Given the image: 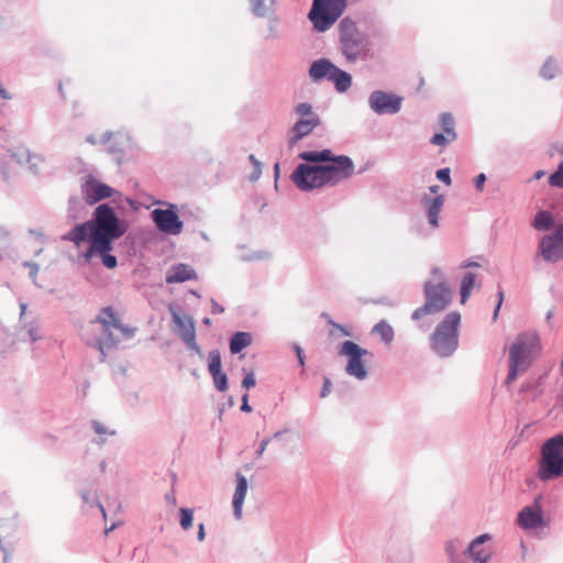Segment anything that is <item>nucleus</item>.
Listing matches in <instances>:
<instances>
[{
  "label": "nucleus",
  "mask_w": 563,
  "mask_h": 563,
  "mask_svg": "<svg viewBox=\"0 0 563 563\" xmlns=\"http://www.w3.org/2000/svg\"><path fill=\"white\" fill-rule=\"evenodd\" d=\"M341 52L349 62L365 58L369 51L366 36L360 32L354 21L344 18L339 24Z\"/></svg>",
  "instance_id": "7"
},
{
  "label": "nucleus",
  "mask_w": 563,
  "mask_h": 563,
  "mask_svg": "<svg viewBox=\"0 0 563 563\" xmlns=\"http://www.w3.org/2000/svg\"><path fill=\"white\" fill-rule=\"evenodd\" d=\"M295 185L301 190H311L325 186L322 169L319 165L300 164L291 175Z\"/></svg>",
  "instance_id": "11"
},
{
  "label": "nucleus",
  "mask_w": 563,
  "mask_h": 563,
  "mask_svg": "<svg viewBox=\"0 0 563 563\" xmlns=\"http://www.w3.org/2000/svg\"><path fill=\"white\" fill-rule=\"evenodd\" d=\"M460 322L461 314L453 311L448 313L437 327L431 336V344L439 355L448 356L457 347Z\"/></svg>",
  "instance_id": "8"
},
{
  "label": "nucleus",
  "mask_w": 563,
  "mask_h": 563,
  "mask_svg": "<svg viewBox=\"0 0 563 563\" xmlns=\"http://www.w3.org/2000/svg\"><path fill=\"white\" fill-rule=\"evenodd\" d=\"M296 354H297V357H298V362L301 366L305 365V353L302 351V349L300 346H296Z\"/></svg>",
  "instance_id": "49"
},
{
  "label": "nucleus",
  "mask_w": 563,
  "mask_h": 563,
  "mask_svg": "<svg viewBox=\"0 0 563 563\" xmlns=\"http://www.w3.org/2000/svg\"><path fill=\"white\" fill-rule=\"evenodd\" d=\"M335 65L325 58L316 60L309 69V75L314 81H319L323 78L330 79Z\"/></svg>",
  "instance_id": "22"
},
{
  "label": "nucleus",
  "mask_w": 563,
  "mask_h": 563,
  "mask_svg": "<svg viewBox=\"0 0 563 563\" xmlns=\"http://www.w3.org/2000/svg\"><path fill=\"white\" fill-rule=\"evenodd\" d=\"M541 351L540 338L534 332L519 334L509 347V372L506 384L515 382L525 373Z\"/></svg>",
  "instance_id": "2"
},
{
  "label": "nucleus",
  "mask_w": 563,
  "mask_h": 563,
  "mask_svg": "<svg viewBox=\"0 0 563 563\" xmlns=\"http://www.w3.org/2000/svg\"><path fill=\"white\" fill-rule=\"evenodd\" d=\"M99 508L102 511L103 516L106 517V512H104L103 506L99 504Z\"/></svg>",
  "instance_id": "58"
},
{
  "label": "nucleus",
  "mask_w": 563,
  "mask_h": 563,
  "mask_svg": "<svg viewBox=\"0 0 563 563\" xmlns=\"http://www.w3.org/2000/svg\"><path fill=\"white\" fill-rule=\"evenodd\" d=\"M242 386L245 389H250L251 387L255 386V378H254L253 373L246 374V376L244 377V379L242 382Z\"/></svg>",
  "instance_id": "40"
},
{
  "label": "nucleus",
  "mask_w": 563,
  "mask_h": 563,
  "mask_svg": "<svg viewBox=\"0 0 563 563\" xmlns=\"http://www.w3.org/2000/svg\"><path fill=\"white\" fill-rule=\"evenodd\" d=\"M82 498L87 501L88 500V497L86 494L82 495Z\"/></svg>",
  "instance_id": "60"
},
{
  "label": "nucleus",
  "mask_w": 563,
  "mask_h": 563,
  "mask_svg": "<svg viewBox=\"0 0 563 563\" xmlns=\"http://www.w3.org/2000/svg\"><path fill=\"white\" fill-rule=\"evenodd\" d=\"M299 157L307 162L321 163L325 186H334L350 178L355 170L354 163L349 156H335L330 150L306 151L300 153Z\"/></svg>",
  "instance_id": "3"
},
{
  "label": "nucleus",
  "mask_w": 563,
  "mask_h": 563,
  "mask_svg": "<svg viewBox=\"0 0 563 563\" xmlns=\"http://www.w3.org/2000/svg\"><path fill=\"white\" fill-rule=\"evenodd\" d=\"M544 172L543 170H538L536 174H534V179H540L541 177L544 176Z\"/></svg>",
  "instance_id": "54"
},
{
  "label": "nucleus",
  "mask_w": 563,
  "mask_h": 563,
  "mask_svg": "<svg viewBox=\"0 0 563 563\" xmlns=\"http://www.w3.org/2000/svg\"><path fill=\"white\" fill-rule=\"evenodd\" d=\"M250 161L253 163L254 165V168H255V172L252 176V180H255L260 177V174H261V163L255 158L254 155H250Z\"/></svg>",
  "instance_id": "39"
},
{
  "label": "nucleus",
  "mask_w": 563,
  "mask_h": 563,
  "mask_svg": "<svg viewBox=\"0 0 563 563\" xmlns=\"http://www.w3.org/2000/svg\"><path fill=\"white\" fill-rule=\"evenodd\" d=\"M92 428H93L95 432L99 435H103V434L108 433L107 428L99 421H93Z\"/></svg>",
  "instance_id": "41"
},
{
  "label": "nucleus",
  "mask_w": 563,
  "mask_h": 563,
  "mask_svg": "<svg viewBox=\"0 0 563 563\" xmlns=\"http://www.w3.org/2000/svg\"><path fill=\"white\" fill-rule=\"evenodd\" d=\"M443 203H444V197L442 195H439L432 199L428 198L426 201L429 223L433 228L438 227V224H439L438 218H439V213L443 207Z\"/></svg>",
  "instance_id": "23"
},
{
  "label": "nucleus",
  "mask_w": 563,
  "mask_h": 563,
  "mask_svg": "<svg viewBox=\"0 0 563 563\" xmlns=\"http://www.w3.org/2000/svg\"><path fill=\"white\" fill-rule=\"evenodd\" d=\"M319 124V118L300 119L292 128L294 135L290 137V145L308 135Z\"/></svg>",
  "instance_id": "20"
},
{
  "label": "nucleus",
  "mask_w": 563,
  "mask_h": 563,
  "mask_svg": "<svg viewBox=\"0 0 563 563\" xmlns=\"http://www.w3.org/2000/svg\"><path fill=\"white\" fill-rule=\"evenodd\" d=\"M330 386H331V382L329 378L325 377L324 382H323V387H322V390L320 394L321 397H325L330 393Z\"/></svg>",
  "instance_id": "47"
},
{
  "label": "nucleus",
  "mask_w": 563,
  "mask_h": 563,
  "mask_svg": "<svg viewBox=\"0 0 563 563\" xmlns=\"http://www.w3.org/2000/svg\"><path fill=\"white\" fill-rule=\"evenodd\" d=\"M296 111L300 115V119L318 118V115L312 112L311 106L306 102L299 103Z\"/></svg>",
  "instance_id": "37"
},
{
  "label": "nucleus",
  "mask_w": 563,
  "mask_h": 563,
  "mask_svg": "<svg viewBox=\"0 0 563 563\" xmlns=\"http://www.w3.org/2000/svg\"><path fill=\"white\" fill-rule=\"evenodd\" d=\"M195 271L187 264H179L174 266L166 275L167 284L184 283L187 280L196 279Z\"/></svg>",
  "instance_id": "21"
},
{
  "label": "nucleus",
  "mask_w": 563,
  "mask_h": 563,
  "mask_svg": "<svg viewBox=\"0 0 563 563\" xmlns=\"http://www.w3.org/2000/svg\"><path fill=\"white\" fill-rule=\"evenodd\" d=\"M208 368L210 374H218V372H221V356L219 351L214 350L209 352Z\"/></svg>",
  "instance_id": "30"
},
{
  "label": "nucleus",
  "mask_w": 563,
  "mask_h": 563,
  "mask_svg": "<svg viewBox=\"0 0 563 563\" xmlns=\"http://www.w3.org/2000/svg\"><path fill=\"white\" fill-rule=\"evenodd\" d=\"M173 321L178 327L179 336L187 344V346L200 353V349L196 343V331L192 319L189 317L183 318L177 313H173Z\"/></svg>",
  "instance_id": "16"
},
{
  "label": "nucleus",
  "mask_w": 563,
  "mask_h": 563,
  "mask_svg": "<svg viewBox=\"0 0 563 563\" xmlns=\"http://www.w3.org/2000/svg\"><path fill=\"white\" fill-rule=\"evenodd\" d=\"M322 318H324L327 320V322L331 325V329L329 331L330 336L339 338V336H351L352 335V333L349 329H346L342 324L334 322L328 313L323 312Z\"/></svg>",
  "instance_id": "29"
},
{
  "label": "nucleus",
  "mask_w": 563,
  "mask_h": 563,
  "mask_svg": "<svg viewBox=\"0 0 563 563\" xmlns=\"http://www.w3.org/2000/svg\"><path fill=\"white\" fill-rule=\"evenodd\" d=\"M223 311H224V308L220 303H218L214 300L211 301V312L213 314H219V313H222Z\"/></svg>",
  "instance_id": "45"
},
{
  "label": "nucleus",
  "mask_w": 563,
  "mask_h": 563,
  "mask_svg": "<svg viewBox=\"0 0 563 563\" xmlns=\"http://www.w3.org/2000/svg\"><path fill=\"white\" fill-rule=\"evenodd\" d=\"M476 286H479V283H477V275L472 272H467L461 280V303L466 302L472 294V290Z\"/></svg>",
  "instance_id": "24"
},
{
  "label": "nucleus",
  "mask_w": 563,
  "mask_h": 563,
  "mask_svg": "<svg viewBox=\"0 0 563 563\" xmlns=\"http://www.w3.org/2000/svg\"><path fill=\"white\" fill-rule=\"evenodd\" d=\"M115 528V525H112L110 528L106 529L104 533L108 534L110 531H112Z\"/></svg>",
  "instance_id": "56"
},
{
  "label": "nucleus",
  "mask_w": 563,
  "mask_h": 563,
  "mask_svg": "<svg viewBox=\"0 0 563 563\" xmlns=\"http://www.w3.org/2000/svg\"><path fill=\"white\" fill-rule=\"evenodd\" d=\"M339 355L346 358L345 372L356 379H365L367 377V369L364 358L372 356V353L366 349L361 347L353 341H344L340 349Z\"/></svg>",
  "instance_id": "10"
},
{
  "label": "nucleus",
  "mask_w": 563,
  "mask_h": 563,
  "mask_svg": "<svg viewBox=\"0 0 563 563\" xmlns=\"http://www.w3.org/2000/svg\"><path fill=\"white\" fill-rule=\"evenodd\" d=\"M346 8V0H313L308 14L318 32H325L333 26Z\"/></svg>",
  "instance_id": "9"
},
{
  "label": "nucleus",
  "mask_w": 563,
  "mask_h": 563,
  "mask_svg": "<svg viewBox=\"0 0 563 563\" xmlns=\"http://www.w3.org/2000/svg\"><path fill=\"white\" fill-rule=\"evenodd\" d=\"M372 332L379 335V338L386 344L391 343V341L394 340V329L385 320H382L376 325H374Z\"/></svg>",
  "instance_id": "28"
},
{
  "label": "nucleus",
  "mask_w": 563,
  "mask_h": 563,
  "mask_svg": "<svg viewBox=\"0 0 563 563\" xmlns=\"http://www.w3.org/2000/svg\"><path fill=\"white\" fill-rule=\"evenodd\" d=\"M192 510L187 508L180 509V526L184 530H188L192 526Z\"/></svg>",
  "instance_id": "34"
},
{
  "label": "nucleus",
  "mask_w": 563,
  "mask_h": 563,
  "mask_svg": "<svg viewBox=\"0 0 563 563\" xmlns=\"http://www.w3.org/2000/svg\"><path fill=\"white\" fill-rule=\"evenodd\" d=\"M250 2L252 4V7H253V10L256 13H261L262 12L264 0H250Z\"/></svg>",
  "instance_id": "46"
},
{
  "label": "nucleus",
  "mask_w": 563,
  "mask_h": 563,
  "mask_svg": "<svg viewBox=\"0 0 563 563\" xmlns=\"http://www.w3.org/2000/svg\"><path fill=\"white\" fill-rule=\"evenodd\" d=\"M549 184L553 187H563V162L559 165L558 170L549 177Z\"/></svg>",
  "instance_id": "36"
},
{
  "label": "nucleus",
  "mask_w": 563,
  "mask_h": 563,
  "mask_svg": "<svg viewBox=\"0 0 563 563\" xmlns=\"http://www.w3.org/2000/svg\"><path fill=\"white\" fill-rule=\"evenodd\" d=\"M558 74H559V66L552 59L547 60L541 68V76L544 79H548V80L553 79Z\"/></svg>",
  "instance_id": "31"
},
{
  "label": "nucleus",
  "mask_w": 563,
  "mask_h": 563,
  "mask_svg": "<svg viewBox=\"0 0 563 563\" xmlns=\"http://www.w3.org/2000/svg\"><path fill=\"white\" fill-rule=\"evenodd\" d=\"M125 232V223L119 220L109 205L102 203L95 209L91 220L75 225L63 240L73 242L77 247L85 242L89 243L84 253L85 261L89 262L92 257L99 256L107 268L113 269L118 262L117 257L110 254L112 242Z\"/></svg>",
  "instance_id": "1"
},
{
  "label": "nucleus",
  "mask_w": 563,
  "mask_h": 563,
  "mask_svg": "<svg viewBox=\"0 0 563 563\" xmlns=\"http://www.w3.org/2000/svg\"><path fill=\"white\" fill-rule=\"evenodd\" d=\"M152 217L157 228L165 233L176 235L183 230V222L174 210L155 209Z\"/></svg>",
  "instance_id": "15"
},
{
  "label": "nucleus",
  "mask_w": 563,
  "mask_h": 563,
  "mask_svg": "<svg viewBox=\"0 0 563 563\" xmlns=\"http://www.w3.org/2000/svg\"><path fill=\"white\" fill-rule=\"evenodd\" d=\"M241 410L242 411H245V412H250L252 411V408L250 407L249 405V395L245 394L243 397H242V406H241Z\"/></svg>",
  "instance_id": "48"
},
{
  "label": "nucleus",
  "mask_w": 563,
  "mask_h": 563,
  "mask_svg": "<svg viewBox=\"0 0 563 563\" xmlns=\"http://www.w3.org/2000/svg\"><path fill=\"white\" fill-rule=\"evenodd\" d=\"M440 123L444 133L456 134L454 130V119L450 113L441 114Z\"/></svg>",
  "instance_id": "33"
},
{
  "label": "nucleus",
  "mask_w": 563,
  "mask_h": 563,
  "mask_svg": "<svg viewBox=\"0 0 563 563\" xmlns=\"http://www.w3.org/2000/svg\"><path fill=\"white\" fill-rule=\"evenodd\" d=\"M485 181H486L485 174H479V175L476 176V178H475V187L477 188L478 191L483 190Z\"/></svg>",
  "instance_id": "43"
},
{
  "label": "nucleus",
  "mask_w": 563,
  "mask_h": 563,
  "mask_svg": "<svg viewBox=\"0 0 563 563\" xmlns=\"http://www.w3.org/2000/svg\"><path fill=\"white\" fill-rule=\"evenodd\" d=\"M538 477L543 482L563 477V433L556 434L543 443Z\"/></svg>",
  "instance_id": "6"
},
{
  "label": "nucleus",
  "mask_w": 563,
  "mask_h": 563,
  "mask_svg": "<svg viewBox=\"0 0 563 563\" xmlns=\"http://www.w3.org/2000/svg\"><path fill=\"white\" fill-rule=\"evenodd\" d=\"M456 139V134L448 133H435L430 142L437 146H445Z\"/></svg>",
  "instance_id": "32"
},
{
  "label": "nucleus",
  "mask_w": 563,
  "mask_h": 563,
  "mask_svg": "<svg viewBox=\"0 0 563 563\" xmlns=\"http://www.w3.org/2000/svg\"><path fill=\"white\" fill-rule=\"evenodd\" d=\"M554 223L553 217L549 211H539L533 221V228L538 231L549 230Z\"/></svg>",
  "instance_id": "27"
},
{
  "label": "nucleus",
  "mask_w": 563,
  "mask_h": 563,
  "mask_svg": "<svg viewBox=\"0 0 563 563\" xmlns=\"http://www.w3.org/2000/svg\"><path fill=\"white\" fill-rule=\"evenodd\" d=\"M203 323H205V324H207V325H209V324H210V319H209V318H206V319L203 320Z\"/></svg>",
  "instance_id": "57"
},
{
  "label": "nucleus",
  "mask_w": 563,
  "mask_h": 563,
  "mask_svg": "<svg viewBox=\"0 0 563 563\" xmlns=\"http://www.w3.org/2000/svg\"><path fill=\"white\" fill-rule=\"evenodd\" d=\"M517 523L521 529L531 530L545 526L541 507V496L534 499L532 506L523 507L517 517Z\"/></svg>",
  "instance_id": "13"
},
{
  "label": "nucleus",
  "mask_w": 563,
  "mask_h": 563,
  "mask_svg": "<svg viewBox=\"0 0 563 563\" xmlns=\"http://www.w3.org/2000/svg\"><path fill=\"white\" fill-rule=\"evenodd\" d=\"M371 109L378 113H396L401 108L402 98L382 90H376L369 96Z\"/></svg>",
  "instance_id": "14"
},
{
  "label": "nucleus",
  "mask_w": 563,
  "mask_h": 563,
  "mask_svg": "<svg viewBox=\"0 0 563 563\" xmlns=\"http://www.w3.org/2000/svg\"><path fill=\"white\" fill-rule=\"evenodd\" d=\"M25 308H26V306H25V305H21V310H22V313H24V311H25Z\"/></svg>",
  "instance_id": "59"
},
{
  "label": "nucleus",
  "mask_w": 563,
  "mask_h": 563,
  "mask_svg": "<svg viewBox=\"0 0 563 563\" xmlns=\"http://www.w3.org/2000/svg\"><path fill=\"white\" fill-rule=\"evenodd\" d=\"M432 274L438 276V283L424 284L426 301L423 306L412 312L411 318L415 321H419L427 314L439 313L445 310L452 300L451 290L446 285L441 271L439 268H433Z\"/></svg>",
  "instance_id": "4"
},
{
  "label": "nucleus",
  "mask_w": 563,
  "mask_h": 563,
  "mask_svg": "<svg viewBox=\"0 0 563 563\" xmlns=\"http://www.w3.org/2000/svg\"><path fill=\"white\" fill-rule=\"evenodd\" d=\"M439 190V186L438 185H433L430 187V191L433 192V194H437Z\"/></svg>",
  "instance_id": "55"
},
{
  "label": "nucleus",
  "mask_w": 563,
  "mask_h": 563,
  "mask_svg": "<svg viewBox=\"0 0 563 563\" xmlns=\"http://www.w3.org/2000/svg\"><path fill=\"white\" fill-rule=\"evenodd\" d=\"M198 539L200 541H203V539H205V527L202 523L199 525Z\"/></svg>",
  "instance_id": "52"
},
{
  "label": "nucleus",
  "mask_w": 563,
  "mask_h": 563,
  "mask_svg": "<svg viewBox=\"0 0 563 563\" xmlns=\"http://www.w3.org/2000/svg\"><path fill=\"white\" fill-rule=\"evenodd\" d=\"M437 178L441 181H443L445 185H451V177H450V169L449 168H442L437 172Z\"/></svg>",
  "instance_id": "38"
},
{
  "label": "nucleus",
  "mask_w": 563,
  "mask_h": 563,
  "mask_svg": "<svg viewBox=\"0 0 563 563\" xmlns=\"http://www.w3.org/2000/svg\"><path fill=\"white\" fill-rule=\"evenodd\" d=\"M474 266H479L478 263H475V262H465L462 267L463 268H468V267H474Z\"/></svg>",
  "instance_id": "53"
},
{
  "label": "nucleus",
  "mask_w": 563,
  "mask_h": 563,
  "mask_svg": "<svg viewBox=\"0 0 563 563\" xmlns=\"http://www.w3.org/2000/svg\"><path fill=\"white\" fill-rule=\"evenodd\" d=\"M490 534L484 533L471 542L467 552L475 563H487L489 561L492 556V550L490 548H486L483 544L490 540Z\"/></svg>",
  "instance_id": "17"
},
{
  "label": "nucleus",
  "mask_w": 563,
  "mask_h": 563,
  "mask_svg": "<svg viewBox=\"0 0 563 563\" xmlns=\"http://www.w3.org/2000/svg\"><path fill=\"white\" fill-rule=\"evenodd\" d=\"M96 322L101 325L103 338L97 340V345L104 356V347L115 345L121 339H130L134 335L135 329L123 324L121 318L111 307L102 308L97 316Z\"/></svg>",
  "instance_id": "5"
},
{
  "label": "nucleus",
  "mask_w": 563,
  "mask_h": 563,
  "mask_svg": "<svg viewBox=\"0 0 563 563\" xmlns=\"http://www.w3.org/2000/svg\"><path fill=\"white\" fill-rule=\"evenodd\" d=\"M267 445H268V439L263 440L261 445H260V449L257 451V456H262L263 455V453L266 450Z\"/></svg>",
  "instance_id": "50"
},
{
  "label": "nucleus",
  "mask_w": 563,
  "mask_h": 563,
  "mask_svg": "<svg viewBox=\"0 0 563 563\" xmlns=\"http://www.w3.org/2000/svg\"><path fill=\"white\" fill-rule=\"evenodd\" d=\"M503 301H504V291L499 290L498 291V301H497V305H496V308H495V311H494V316H493L494 321H496L497 318H498V312H499V309H500V307L503 305Z\"/></svg>",
  "instance_id": "42"
},
{
  "label": "nucleus",
  "mask_w": 563,
  "mask_h": 563,
  "mask_svg": "<svg viewBox=\"0 0 563 563\" xmlns=\"http://www.w3.org/2000/svg\"><path fill=\"white\" fill-rule=\"evenodd\" d=\"M213 377L214 386L220 391H225L228 389V378L227 375L221 371L218 374H211Z\"/></svg>",
  "instance_id": "35"
},
{
  "label": "nucleus",
  "mask_w": 563,
  "mask_h": 563,
  "mask_svg": "<svg viewBox=\"0 0 563 563\" xmlns=\"http://www.w3.org/2000/svg\"><path fill=\"white\" fill-rule=\"evenodd\" d=\"M540 254L547 262H558L563 260V224H560L555 232L545 235L540 241Z\"/></svg>",
  "instance_id": "12"
},
{
  "label": "nucleus",
  "mask_w": 563,
  "mask_h": 563,
  "mask_svg": "<svg viewBox=\"0 0 563 563\" xmlns=\"http://www.w3.org/2000/svg\"><path fill=\"white\" fill-rule=\"evenodd\" d=\"M113 189L99 181H88L84 189L85 200L88 203H96L99 200L111 197Z\"/></svg>",
  "instance_id": "18"
},
{
  "label": "nucleus",
  "mask_w": 563,
  "mask_h": 563,
  "mask_svg": "<svg viewBox=\"0 0 563 563\" xmlns=\"http://www.w3.org/2000/svg\"><path fill=\"white\" fill-rule=\"evenodd\" d=\"M329 80H331L334 84L336 90L340 92L346 91L351 87L352 82L351 76L347 73L338 68L336 66L333 73L331 74Z\"/></svg>",
  "instance_id": "25"
},
{
  "label": "nucleus",
  "mask_w": 563,
  "mask_h": 563,
  "mask_svg": "<svg viewBox=\"0 0 563 563\" xmlns=\"http://www.w3.org/2000/svg\"><path fill=\"white\" fill-rule=\"evenodd\" d=\"M446 553L453 559L457 548L454 541L446 542L445 545Z\"/></svg>",
  "instance_id": "44"
},
{
  "label": "nucleus",
  "mask_w": 563,
  "mask_h": 563,
  "mask_svg": "<svg viewBox=\"0 0 563 563\" xmlns=\"http://www.w3.org/2000/svg\"><path fill=\"white\" fill-rule=\"evenodd\" d=\"M0 98L4 100L11 99V95L2 86H0Z\"/></svg>",
  "instance_id": "51"
},
{
  "label": "nucleus",
  "mask_w": 563,
  "mask_h": 563,
  "mask_svg": "<svg viewBox=\"0 0 563 563\" xmlns=\"http://www.w3.org/2000/svg\"><path fill=\"white\" fill-rule=\"evenodd\" d=\"M252 343V338L247 332H236L230 341V351L232 354L241 352Z\"/></svg>",
  "instance_id": "26"
},
{
  "label": "nucleus",
  "mask_w": 563,
  "mask_h": 563,
  "mask_svg": "<svg viewBox=\"0 0 563 563\" xmlns=\"http://www.w3.org/2000/svg\"><path fill=\"white\" fill-rule=\"evenodd\" d=\"M247 492V479L241 473L236 474V487L233 496V509L236 518L242 517V507Z\"/></svg>",
  "instance_id": "19"
}]
</instances>
